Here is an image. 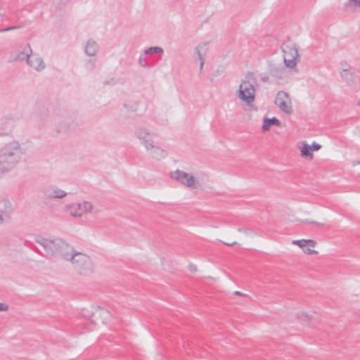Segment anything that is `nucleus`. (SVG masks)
<instances>
[{
  "mask_svg": "<svg viewBox=\"0 0 360 360\" xmlns=\"http://www.w3.org/2000/svg\"><path fill=\"white\" fill-rule=\"evenodd\" d=\"M243 81H250V82L253 83L254 85L257 86H258L257 84L255 75L253 72H248L245 75V79H244Z\"/></svg>",
  "mask_w": 360,
  "mask_h": 360,
  "instance_id": "obj_24",
  "label": "nucleus"
},
{
  "mask_svg": "<svg viewBox=\"0 0 360 360\" xmlns=\"http://www.w3.org/2000/svg\"><path fill=\"white\" fill-rule=\"evenodd\" d=\"M310 147H311V151H316V150H319L321 146L320 144H319L316 142H314Z\"/></svg>",
  "mask_w": 360,
  "mask_h": 360,
  "instance_id": "obj_34",
  "label": "nucleus"
},
{
  "mask_svg": "<svg viewBox=\"0 0 360 360\" xmlns=\"http://www.w3.org/2000/svg\"><path fill=\"white\" fill-rule=\"evenodd\" d=\"M96 62L95 58L88 60L85 63V68L89 71H93L96 68Z\"/></svg>",
  "mask_w": 360,
  "mask_h": 360,
  "instance_id": "obj_26",
  "label": "nucleus"
},
{
  "mask_svg": "<svg viewBox=\"0 0 360 360\" xmlns=\"http://www.w3.org/2000/svg\"><path fill=\"white\" fill-rule=\"evenodd\" d=\"M65 207L71 216L80 217L84 213L91 212L94 207L91 202L84 201L82 203L68 205Z\"/></svg>",
  "mask_w": 360,
  "mask_h": 360,
  "instance_id": "obj_6",
  "label": "nucleus"
},
{
  "mask_svg": "<svg viewBox=\"0 0 360 360\" xmlns=\"http://www.w3.org/2000/svg\"><path fill=\"white\" fill-rule=\"evenodd\" d=\"M139 63L140 65H141L142 67H144V68H149V65H148V63L147 61V59L145 56H141L139 58Z\"/></svg>",
  "mask_w": 360,
  "mask_h": 360,
  "instance_id": "obj_28",
  "label": "nucleus"
},
{
  "mask_svg": "<svg viewBox=\"0 0 360 360\" xmlns=\"http://www.w3.org/2000/svg\"><path fill=\"white\" fill-rule=\"evenodd\" d=\"M31 248L36 252L37 253H39V250L36 247L34 246V245H32V246H31Z\"/></svg>",
  "mask_w": 360,
  "mask_h": 360,
  "instance_id": "obj_40",
  "label": "nucleus"
},
{
  "mask_svg": "<svg viewBox=\"0 0 360 360\" xmlns=\"http://www.w3.org/2000/svg\"><path fill=\"white\" fill-rule=\"evenodd\" d=\"M269 70L270 75L278 79H284L287 73L285 67L282 65H276L272 63H269Z\"/></svg>",
  "mask_w": 360,
  "mask_h": 360,
  "instance_id": "obj_10",
  "label": "nucleus"
},
{
  "mask_svg": "<svg viewBox=\"0 0 360 360\" xmlns=\"http://www.w3.org/2000/svg\"><path fill=\"white\" fill-rule=\"evenodd\" d=\"M99 50L98 44L93 39H89L84 47L85 53L90 57L96 56Z\"/></svg>",
  "mask_w": 360,
  "mask_h": 360,
  "instance_id": "obj_15",
  "label": "nucleus"
},
{
  "mask_svg": "<svg viewBox=\"0 0 360 360\" xmlns=\"http://www.w3.org/2000/svg\"><path fill=\"white\" fill-rule=\"evenodd\" d=\"M303 251L308 255H317L318 252L309 248L303 249Z\"/></svg>",
  "mask_w": 360,
  "mask_h": 360,
  "instance_id": "obj_35",
  "label": "nucleus"
},
{
  "mask_svg": "<svg viewBox=\"0 0 360 360\" xmlns=\"http://www.w3.org/2000/svg\"><path fill=\"white\" fill-rule=\"evenodd\" d=\"M9 132H10V130H8V131H5V132H3V131H0V135L8 134Z\"/></svg>",
  "mask_w": 360,
  "mask_h": 360,
  "instance_id": "obj_41",
  "label": "nucleus"
},
{
  "mask_svg": "<svg viewBox=\"0 0 360 360\" xmlns=\"http://www.w3.org/2000/svg\"><path fill=\"white\" fill-rule=\"evenodd\" d=\"M351 7H360V0H348L344 4V10H347Z\"/></svg>",
  "mask_w": 360,
  "mask_h": 360,
  "instance_id": "obj_23",
  "label": "nucleus"
},
{
  "mask_svg": "<svg viewBox=\"0 0 360 360\" xmlns=\"http://www.w3.org/2000/svg\"><path fill=\"white\" fill-rule=\"evenodd\" d=\"M153 150L151 152L152 157L156 160H161L167 155L165 150L154 146Z\"/></svg>",
  "mask_w": 360,
  "mask_h": 360,
  "instance_id": "obj_19",
  "label": "nucleus"
},
{
  "mask_svg": "<svg viewBox=\"0 0 360 360\" xmlns=\"http://www.w3.org/2000/svg\"><path fill=\"white\" fill-rule=\"evenodd\" d=\"M305 223H307V224H315L318 226H325V224L324 223H320V222H317V221H309L308 219H306L304 221Z\"/></svg>",
  "mask_w": 360,
  "mask_h": 360,
  "instance_id": "obj_33",
  "label": "nucleus"
},
{
  "mask_svg": "<svg viewBox=\"0 0 360 360\" xmlns=\"http://www.w3.org/2000/svg\"><path fill=\"white\" fill-rule=\"evenodd\" d=\"M64 240H63L62 238H56V245L57 246V249H56V252H60V249L62 248L61 247V243H64Z\"/></svg>",
  "mask_w": 360,
  "mask_h": 360,
  "instance_id": "obj_30",
  "label": "nucleus"
},
{
  "mask_svg": "<svg viewBox=\"0 0 360 360\" xmlns=\"http://www.w3.org/2000/svg\"><path fill=\"white\" fill-rule=\"evenodd\" d=\"M96 314H98L100 316L101 315H103V316H104V315H109V312L107 310H105L103 309L99 308L98 309H97L96 311V312H94L93 314V315H92L93 317H94Z\"/></svg>",
  "mask_w": 360,
  "mask_h": 360,
  "instance_id": "obj_29",
  "label": "nucleus"
},
{
  "mask_svg": "<svg viewBox=\"0 0 360 360\" xmlns=\"http://www.w3.org/2000/svg\"><path fill=\"white\" fill-rule=\"evenodd\" d=\"M283 60L285 67L293 68L300 61L298 49L296 45L286 46L283 49Z\"/></svg>",
  "mask_w": 360,
  "mask_h": 360,
  "instance_id": "obj_4",
  "label": "nucleus"
},
{
  "mask_svg": "<svg viewBox=\"0 0 360 360\" xmlns=\"http://www.w3.org/2000/svg\"><path fill=\"white\" fill-rule=\"evenodd\" d=\"M20 27H21L20 25L11 26V27H6V28H4V29L1 30V32H8V31L15 30V29H18V28H20Z\"/></svg>",
  "mask_w": 360,
  "mask_h": 360,
  "instance_id": "obj_31",
  "label": "nucleus"
},
{
  "mask_svg": "<svg viewBox=\"0 0 360 360\" xmlns=\"http://www.w3.org/2000/svg\"><path fill=\"white\" fill-rule=\"evenodd\" d=\"M91 321H92L93 323H96V321L92 320Z\"/></svg>",
  "mask_w": 360,
  "mask_h": 360,
  "instance_id": "obj_47",
  "label": "nucleus"
},
{
  "mask_svg": "<svg viewBox=\"0 0 360 360\" xmlns=\"http://www.w3.org/2000/svg\"><path fill=\"white\" fill-rule=\"evenodd\" d=\"M357 105H358V106H360V99L359 100Z\"/></svg>",
  "mask_w": 360,
  "mask_h": 360,
  "instance_id": "obj_46",
  "label": "nucleus"
},
{
  "mask_svg": "<svg viewBox=\"0 0 360 360\" xmlns=\"http://www.w3.org/2000/svg\"><path fill=\"white\" fill-rule=\"evenodd\" d=\"M233 294L235 295H238V296L243 297H248V295L247 294H244V293H243V292H241L240 291H235L233 292Z\"/></svg>",
  "mask_w": 360,
  "mask_h": 360,
  "instance_id": "obj_38",
  "label": "nucleus"
},
{
  "mask_svg": "<svg viewBox=\"0 0 360 360\" xmlns=\"http://www.w3.org/2000/svg\"><path fill=\"white\" fill-rule=\"evenodd\" d=\"M48 117V112L46 109H44L41 113V120H44Z\"/></svg>",
  "mask_w": 360,
  "mask_h": 360,
  "instance_id": "obj_37",
  "label": "nucleus"
},
{
  "mask_svg": "<svg viewBox=\"0 0 360 360\" xmlns=\"http://www.w3.org/2000/svg\"><path fill=\"white\" fill-rule=\"evenodd\" d=\"M22 148L18 141H12L0 149V174L13 169L20 161Z\"/></svg>",
  "mask_w": 360,
  "mask_h": 360,
  "instance_id": "obj_1",
  "label": "nucleus"
},
{
  "mask_svg": "<svg viewBox=\"0 0 360 360\" xmlns=\"http://www.w3.org/2000/svg\"><path fill=\"white\" fill-rule=\"evenodd\" d=\"M32 53L30 46L27 44L22 51H19L17 54L15 60L22 61L26 60L27 62V58H30V54Z\"/></svg>",
  "mask_w": 360,
  "mask_h": 360,
  "instance_id": "obj_17",
  "label": "nucleus"
},
{
  "mask_svg": "<svg viewBox=\"0 0 360 360\" xmlns=\"http://www.w3.org/2000/svg\"><path fill=\"white\" fill-rule=\"evenodd\" d=\"M69 262L80 274L86 275L93 272L91 259L84 253L75 250L70 257Z\"/></svg>",
  "mask_w": 360,
  "mask_h": 360,
  "instance_id": "obj_2",
  "label": "nucleus"
},
{
  "mask_svg": "<svg viewBox=\"0 0 360 360\" xmlns=\"http://www.w3.org/2000/svg\"><path fill=\"white\" fill-rule=\"evenodd\" d=\"M261 79L263 82L268 83L269 82V75L266 73H263L261 75Z\"/></svg>",
  "mask_w": 360,
  "mask_h": 360,
  "instance_id": "obj_32",
  "label": "nucleus"
},
{
  "mask_svg": "<svg viewBox=\"0 0 360 360\" xmlns=\"http://www.w3.org/2000/svg\"><path fill=\"white\" fill-rule=\"evenodd\" d=\"M35 241L44 248L48 255L57 257L58 252H56V238L53 240H49L41 236H39L36 238Z\"/></svg>",
  "mask_w": 360,
  "mask_h": 360,
  "instance_id": "obj_9",
  "label": "nucleus"
},
{
  "mask_svg": "<svg viewBox=\"0 0 360 360\" xmlns=\"http://www.w3.org/2000/svg\"><path fill=\"white\" fill-rule=\"evenodd\" d=\"M292 243L298 245L299 247H300L301 248H303V249L307 246L315 247L316 245V242L314 240H304V239L294 240V241H292Z\"/></svg>",
  "mask_w": 360,
  "mask_h": 360,
  "instance_id": "obj_20",
  "label": "nucleus"
},
{
  "mask_svg": "<svg viewBox=\"0 0 360 360\" xmlns=\"http://www.w3.org/2000/svg\"><path fill=\"white\" fill-rule=\"evenodd\" d=\"M8 310V306L4 303L0 302V311H6Z\"/></svg>",
  "mask_w": 360,
  "mask_h": 360,
  "instance_id": "obj_36",
  "label": "nucleus"
},
{
  "mask_svg": "<svg viewBox=\"0 0 360 360\" xmlns=\"http://www.w3.org/2000/svg\"><path fill=\"white\" fill-rule=\"evenodd\" d=\"M131 111H136V107H135L134 108H132L131 109Z\"/></svg>",
  "mask_w": 360,
  "mask_h": 360,
  "instance_id": "obj_45",
  "label": "nucleus"
},
{
  "mask_svg": "<svg viewBox=\"0 0 360 360\" xmlns=\"http://www.w3.org/2000/svg\"><path fill=\"white\" fill-rule=\"evenodd\" d=\"M164 51L162 48L159 46H151L144 51L145 55H150L153 53L162 54Z\"/></svg>",
  "mask_w": 360,
  "mask_h": 360,
  "instance_id": "obj_22",
  "label": "nucleus"
},
{
  "mask_svg": "<svg viewBox=\"0 0 360 360\" xmlns=\"http://www.w3.org/2000/svg\"><path fill=\"white\" fill-rule=\"evenodd\" d=\"M60 245L62 248L60 249V252L57 254V257H60L64 260L69 261L70 257H71L75 250L65 241H64V243H61Z\"/></svg>",
  "mask_w": 360,
  "mask_h": 360,
  "instance_id": "obj_13",
  "label": "nucleus"
},
{
  "mask_svg": "<svg viewBox=\"0 0 360 360\" xmlns=\"http://www.w3.org/2000/svg\"><path fill=\"white\" fill-rule=\"evenodd\" d=\"M275 104L287 115H292L293 110L291 105V100L289 94L283 91H280L277 93L275 98Z\"/></svg>",
  "mask_w": 360,
  "mask_h": 360,
  "instance_id": "obj_5",
  "label": "nucleus"
},
{
  "mask_svg": "<svg viewBox=\"0 0 360 360\" xmlns=\"http://www.w3.org/2000/svg\"><path fill=\"white\" fill-rule=\"evenodd\" d=\"M273 125L281 126V122L276 117H272V118L265 117L263 120V124L262 127V129L264 131H269L270 127Z\"/></svg>",
  "mask_w": 360,
  "mask_h": 360,
  "instance_id": "obj_16",
  "label": "nucleus"
},
{
  "mask_svg": "<svg viewBox=\"0 0 360 360\" xmlns=\"http://www.w3.org/2000/svg\"><path fill=\"white\" fill-rule=\"evenodd\" d=\"M136 137L140 140L147 150H152L153 145V134L143 127H139L135 131Z\"/></svg>",
  "mask_w": 360,
  "mask_h": 360,
  "instance_id": "obj_8",
  "label": "nucleus"
},
{
  "mask_svg": "<svg viewBox=\"0 0 360 360\" xmlns=\"http://www.w3.org/2000/svg\"><path fill=\"white\" fill-rule=\"evenodd\" d=\"M342 79L345 80L349 86L354 84V73L349 71V69H343L340 73Z\"/></svg>",
  "mask_w": 360,
  "mask_h": 360,
  "instance_id": "obj_18",
  "label": "nucleus"
},
{
  "mask_svg": "<svg viewBox=\"0 0 360 360\" xmlns=\"http://www.w3.org/2000/svg\"><path fill=\"white\" fill-rule=\"evenodd\" d=\"M4 221V219L2 217V216L0 214V224H2Z\"/></svg>",
  "mask_w": 360,
  "mask_h": 360,
  "instance_id": "obj_43",
  "label": "nucleus"
},
{
  "mask_svg": "<svg viewBox=\"0 0 360 360\" xmlns=\"http://www.w3.org/2000/svg\"><path fill=\"white\" fill-rule=\"evenodd\" d=\"M244 231L245 232H248V231H250V229H238V231Z\"/></svg>",
  "mask_w": 360,
  "mask_h": 360,
  "instance_id": "obj_42",
  "label": "nucleus"
},
{
  "mask_svg": "<svg viewBox=\"0 0 360 360\" xmlns=\"http://www.w3.org/2000/svg\"><path fill=\"white\" fill-rule=\"evenodd\" d=\"M44 195L48 198H63L67 193L56 186H49L44 189Z\"/></svg>",
  "mask_w": 360,
  "mask_h": 360,
  "instance_id": "obj_11",
  "label": "nucleus"
},
{
  "mask_svg": "<svg viewBox=\"0 0 360 360\" xmlns=\"http://www.w3.org/2000/svg\"><path fill=\"white\" fill-rule=\"evenodd\" d=\"M311 149L309 145L306 143H303V146L301 148V155L305 158H309L310 160L313 158Z\"/></svg>",
  "mask_w": 360,
  "mask_h": 360,
  "instance_id": "obj_21",
  "label": "nucleus"
},
{
  "mask_svg": "<svg viewBox=\"0 0 360 360\" xmlns=\"http://www.w3.org/2000/svg\"><path fill=\"white\" fill-rule=\"evenodd\" d=\"M189 270H190L191 271L195 272V271H197V268H196V266H194V265H193V264H191V265H189Z\"/></svg>",
  "mask_w": 360,
  "mask_h": 360,
  "instance_id": "obj_39",
  "label": "nucleus"
},
{
  "mask_svg": "<svg viewBox=\"0 0 360 360\" xmlns=\"http://www.w3.org/2000/svg\"><path fill=\"white\" fill-rule=\"evenodd\" d=\"M226 244L228 245H236V242H233L231 243H226Z\"/></svg>",
  "mask_w": 360,
  "mask_h": 360,
  "instance_id": "obj_44",
  "label": "nucleus"
},
{
  "mask_svg": "<svg viewBox=\"0 0 360 360\" xmlns=\"http://www.w3.org/2000/svg\"><path fill=\"white\" fill-rule=\"evenodd\" d=\"M207 45V42H204L202 44H199L195 49V52L198 55V58L200 60V70L202 71L203 68V65L205 64V58L204 56L207 53V49L206 46Z\"/></svg>",
  "mask_w": 360,
  "mask_h": 360,
  "instance_id": "obj_14",
  "label": "nucleus"
},
{
  "mask_svg": "<svg viewBox=\"0 0 360 360\" xmlns=\"http://www.w3.org/2000/svg\"><path fill=\"white\" fill-rule=\"evenodd\" d=\"M297 318L302 321H308L310 320L309 316L304 312L297 314Z\"/></svg>",
  "mask_w": 360,
  "mask_h": 360,
  "instance_id": "obj_27",
  "label": "nucleus"
},
{
  "mask_svg": "<svg viewBox=\"0 0 360 360\" xmlns=\"http://www.w3.org/2000/svg\"><path fill=\"white\" fill-rule=\"evenodd\" d=\"M27 63L37 71H41L45 68V64L42 58L37 54H33L32 53L27 58Z\"/></svg>",
  "mask_w": 360,
  "mask_h": 360,
  "instance_id": "obj_12",
  "label": "nucleus"
},
{
  "mask_svg": "<svg viewBox=\"0 0 360 360\" xmlns=\"http://www.w3.org/2000/svg\"><path fill=\"white\" fill-rule=\"evenodd\" d=\"M70 131V125L67 122L62 123L59 125V127L57 128V132H68Z\"/></svg>",
  "mask_w": 360,
  "mask_h": 360,
  "instance_id": "obj_25",
  "label": "nucleus"
},
{
  "mask_svg": "<svg viewBox=\"0 0 360 360\" xmlns=\"http://www.w3.org/2000/svg\"><path fill=\"white\" fill-rule=\"evenodd\" d=\"M256 86L250 81H242L238 90V97L250 105L255 100Z\"/></svg>",
  "mask_w": 360,
  "mask_h": 360,
  "instance_id": "obj_3",
  "label": "nucleus"
},
{
  "mask_svg": "<svg viewBox=\"0 0 360 360\" xmlns=\"http://www.w3.org/2000/svg\"><path fill=\"white\" fill-rule=\"evenodd\" d=\"M169 176L172 179L181 183L182 185L186 187L195 188V179L191 174L186 173L179 169H176L174 172H170Z\"/></svg>",
  "mask_w": 360,
  "mask_h": 360,
  "instance_id": "obj_7",
  "label": "nucleus"
}]
</instances>
